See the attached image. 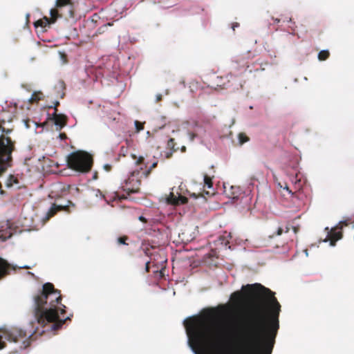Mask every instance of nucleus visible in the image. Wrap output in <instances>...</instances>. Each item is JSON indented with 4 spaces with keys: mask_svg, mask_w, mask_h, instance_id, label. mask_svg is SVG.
<instances>
[{
    "mask_svg": "<svg viewBox=\"0 0 354 354\" xmlns=\"http://www.w3.org/2000/svg\"><path fill=\"white\" fill-rule=\"evenodd\" d=\"M134 124H135V127H136V129L137 132H139V131L143 130V129H144L143 123H142L138 120H136Z\"/></svg>",
    "mask_w": 354,
    "mask_h": 354,
    "instance_id": "27",
    "label": "nucleus"
},
{
    "mask_svg": "<svg viewBox=\"0 0 354 354\" xmlns=\"http://www.w3.org/2000/svg\"><path fill=\"white\" fill-rule=\"evenodd\" d=\"M292 230L295 234H297L299 230L297 227H292Z\"/></svg>",
    "mask_w": 354,
    "mask_h": 354,
    "instance_id": "38",
    "label": "nucleus"
},
{
    "mask_svg": "<svg viewBox=\"0 0 354 354\" xmlns=\"http://www.w3.org/2000/svg\"><path fill=\"white\" fill-rule=\"evenodd\" d=\"M59 137L60 138L61 140H66L67 138V136L65 133H61L59 135Z\"/></svg>",
    "mask_w": 354,
    "mask_h": 354,
    "instance_id": "32",
    "label": "nucleus"
},
{
    "mask_svg": "<svg viewBox=\"0 0 354 354\" xmlns=\"http://www.w3.org/2000/svg\"><path fill=\"white\" fill-rule=\"evenodd\" d=\"M330 56V53L328 50H322L318 53V59L319 61H325Z\"/></svg>",
    "mask_w": 354,
    "mask_h": 354,
    "instance_id": "22",
    "label": "nucleus"
},
{
    "mask_svg": "<svg viewBox=\"0 0 354 354\" xmlns=\"http://www.w3.org/2000/svg\"><path fill=\"white\" fill-rule=\"evenodd\" d=\"M139 220L145 223L147 222V219L142 216H139Z\"/></svg>",
    "mask_w": 354,
    "mask_h": 354,
    "instance_id": "34",
    "label": "nucleus"
},
{
    "mask_svg": "<svg viewBox=\"0 0 354 354\" xmlns=\"http://www.w3.org/2000/svg\"><path fill=\"white\" fill-rule=\"evenodd\" d=\"M67 165L73 170L81 173H87L91 169L93 158L87 152L77 151L68 156Z\"/></svg>",
    "mask_w": 354,
    "mask_h": 354,
    "instance_id": "4",
    "label": "nucleus"
},
{
    "mask_svg": "<svg viewBox=\"0 0 354 354\" xmlns=\"http://www.w3.org/2000/svg\"><path fill=\"white\" fill-rule=\"evenodd\" d=\"M66 209V205H57L56 204H53L50 209L46 213V215L44 218V221H48L51 217L54 216L58 211L65 210Z\"/></svg>",
    "mask_w": 354,
    "mask_h": 354,
    "instance_id": "11",
    "label": "nucleus"
},
{
    "mask_svg": "<svg viewBox=\"0 0 354 354\" xmlns=\"http://www.w3.org/2000/svg\"><path fill=\"white\" fill-rule=\"evenodd\" d=\"M10 269V265L0 257V279L8 274Z\"/></svg>",
    "mask_w": 354,
    "mask_h": 354,
    "instance_id": "12",
    "label": "nucleus"
},
{
    "mask_svg": "<svg viewBox=\"0 0 354 354\" xmlns=\"http://www.w3.org/2000/svg\"><path fill=\"white\" fill-rule=\"evenodd\" d=\"M168 200L174 205L185 204L188 201L185 196H180L178 198H176L173 194H171Z\"/></svg>",
    "mask_w": 354,
    "mask_h": 354,
    "instance_id": "15",
    "label": "nucleus"
},
{
    "mask_svg": "<svg viewBox=\"0 0 354 354\" xmlns=\"http://www.w3.org/2000/svg\"><path fill=\"white\" fill-rule=\"evenodd\" d=\"M189 136L190 140L193 141L194 140L195 137L196 136V134H195L194 133H189Z\"/></svg>",
    "mask_w": 354,
    "mask_h": 354,
    "instance_id": "33",
    "label": "nucleus"
},
{
    "mask_svg": "<svg viewBox=\"0 0 354 354\" xmlns=\"http://www.w3.org/2000/svg\"><path fill=\"white\" fill-rule=\"evenodd\" d=\"M242 290L231 295L236 304L243 298L248 304L232 345L238 354H271L279 328L281 305L274 293L260 283L243 286ZM184 325L196 354H226L218 324L190 317Z\"/></svg>",
    "mask_w": 354,
    "mask_h": 354,
    "instance_id": "1",
    "label": "nucleus"
},
{
    "mask_svg": "<svg viewBox=\"0 0 354 354\" xmlns=\"http://www.w3.org/2000/svg\"><path fill=\"white\" fill-rule=\"evenodd\" d=\"M167 147H168V149L171 150V152L167 153V155H166L167 158H169L171 156L172 152H175L178 150V147H176V142H175V140L174 138H170L168 140Z\"/></svg>",
    "mask_w": 354,
    "mask_h": 354,
    "instance_id": "17",
    "label": "nucleus"
},
{
    "mask_svg": "<svg viewBox=\"0 0 354 354\" xmlns=\"http://www.w3.org/2000/svg\"><path fill=\"white\" fill-rule=\"evenodd\" d=\"M49 118L54 121L57 131H61L66 125L68 121V118L65 115L57 113H53Z\"/></svg>",
    "mask_w": 354,
    "mask_h": 354,
    "instance_id": "9",
    "label": "nucleus"
},
{
    "mask_svg": "<svg viewBox=\"0 0 354 354\" xmlns=\"http://www.w3.org/2000/svg\"><path fill=\"white\" fill-rule=\"evenodd\" d=\"M55 21H52V15H50V17L48 18L47 17H44L42 19L37 20L35 22V26L37 27H41V28H46L47 26H49L51 24H54Z\"/></svg>",
    "mask_w": 354,
    "mask_h": 354,
    "instance_id": "13",
    "label": "nucleus"
},
{
    "mask_svg": "<svg viewBox=\"0 0 354 354\" xmlns=\"http://www.w3.org/2000/svg\"><path fill=\"white\" fill-rule=\"evenodd\" d=\"M132 158L136 160V164L137 165H140V169H143V166L147 167V165L145 163V158L142 156L137 157L136 155L133 154Z\"/></svg>",
    "mask_w": 354,
    "mask_h": 354,
    "instance_id": "18",
    "label": "nucleus"
},
{
    "mask_svg": "<svg viewBox=\"0 0 354 354\" xmlns=\"http://www.w3.org/2000/svg\"><path fill=\"white\" fill-rule=\"evenodd\" d=\"M0 334L2 335V340L4 342V339H7L15 343H21V348H26L30 344V338L32 335L28 334L26 331L17 327L12 328L8 330H0Z\"/></svg>",
    "mask_w": 354,
    "mask_h": 354,
    "instance_id": "5",
    "label": "nucleus"
},
{
    "mask_svg": "<svg viewBox=\"0 0 354 354\" xmlns=\"http://www.w3.org/2000/svg\"><path fill=\"white\" fill-rule=\"evenodd\" d=\"M204 184L208 188H212L213 186L212 178L207 174L204 175Z\"/></svg>",
    "mask_w": 354,
    "mask_h": 354,
    "instance_id": "24",
    "label": "nucleus"
},
{
    "mask_svg": "<svg viewBox=\"0 0 354 354\" xmlns=\"http://www.w3.org/2000/svg\"><path fill=\"white\" fill-rule=\"evenodd\" d=\"M157 165H158V162H153V163L150 166V167H149L148 169H147L146 171H145L143 172V175H144L146 178H147V177L149 176V174H151V172L152 169H154L155 167H156Z\"/></svg>",
    "mask_w": 354,
    "mask_h": 354,
    "instance_id": "25",
    "label": "nucleus"
},
{
    "mask_svg": "<svg viewBox=\"0 0 354 354\" xmlns=\"http://www.w3.org/2000/svg\"><path fill=\"white\" fill-rule=\"evenodd\" d=\"M250 52L236 56L232 61V68L237 75L242 74L249 68Z\"/></svg>",
    "mask_w": 354,
    "mask_h": 354,
    "instance_id": "7",
    "label": "nucleus"
},
{
    "mask_svg": "<svg viewBox=\"0 0 354 354\" xmlns=\"http://www.w3.org/2000/svg\"><path fill=\"white\" fill-rule=\"evenodd\" d=\"M62 299L60 290L55 289L50 282L44 283L41 290L34 295V315L40 326L44 328L49 325L51 330H57L70 319L59 315L66 313V306L61 304Z\"/></svg>",
    "mask_w": 354,
    "mask_h": 354,
    "instance_id": "2",
    "label": "nucleus"
},
{
    "mask_svg": "<svg viewBox=\"0 0 354 354\" xmlns=\"http://www.w3.org/2000/svg\"><path fill=\"white\" fill-rule=\"evenodd\" d=\"M162 100V95L158 94L156 95V102H158Z\"/></svg>",
    "mask_w": 354,
    "mask_h": 354,
    "instance_id": "36",
    "label": "nucleus"
},
{
    "mask_svg": "<svg viewBox=\"0 0 354 354\" xmlns=\"http://www.w3.org/2000/svg\"><path fill=\"white\" fill-rule=\"evenodd\" d=\"M154 248L149 245H142V249L145 254L149 257H151L153 255V253L151 252Z\"/></svg>",
    "mask_w": 354,
    "mask_h": 354,
    "instance_id": "20",
    "label": "nucleus"
},
{
    "mask_svg": "<svg viewBox=\"0 0 354 354\" xmlns=\"http://www.w3.org/2000/svg\"><path fill=\"white\" fill-rule=\"evenodd\" d=\"M186 151V147L185 146L182 147L181 151L185 152Z\"/></svg>",
    "mask_w": 354,
    "mask_h": 354,
    "instance_id": "40",
    "label": "nucleus"
},
{
    "mask_svg": "<svg viewBox=\"0 0 354 354\" xmlns=\"http://www.w3.org/2000/svg\"><path fill=\"white\" fill-rule=\"evenodd\" d=\"M5 123L4 120L0 119V130L3 132L6 131L3 124ZM15 149V143L10 138L5 137L1 135L0 136V176H1L7 169L11 166L12 153Z\"/></svg>",
    "mask_w": 354,
    "mask_h": 354,
    "instance_id": "3",
    "label": "nucleus"
},
{
    "mask_svg": "<svg viewBox=\"0 0 354 354\" xmlns=\"http://www.w3.org/2000/svg\"><path fill=\"white\" fill-rule=\"evenodd\" d=\"M64 84V82H61V86H62Z\"/></svg>",
    "mask_w": 354,
    "mask_h": 354,
    "instance_id": "43",
    "label": "nucleus"
},
{
    "mask_svg": "<svg viewBox=\"0 0 354 354\" xmlns=\"http://www.w3.org/2000/svg\"><path fill=\"white\" fill-rule=\"evenodd\" d=\"M193 196H194V198H197V197H198V196H196L195 194H193Z\"/></svg>",
    "mask_w": 354,
    "mask_h": 354,
    "instance_id": "42",
    "label": "nucleus"
},
{
    "mask_svg": "<svg viewBox=\"0 0 354 354\" xmlns=\"http://www.w3.org/2000/svg\"><path fill=\"white\" fill-rule=\"evenodd\" d=\"M290 230V227L286 225L284 227H279L275 232L273 233L272 235V237H274L275 236H280L283 233H288Z\"/></svg>",
    "mask_w": 354,
    "mask_h": 354,
    "instance_id": "19",
    "label": "nucleus"
},
{
    "mask_svg": "<svg viewBox=\"0 0 354 354\" xmlns=\"http://www.w3.org/2000/svg\"><path fill=\"white\" fill-rule=\"evenodd\" d=\"M139 171H133L126 180L123 190L128 194L138 193L140 190L141 180L138 178Z\"/></svg>",
    "mask_w": 354,
    "mask_h": 354,
    "instance_id": "8",
    "label": "nucleus"
},
{
    "mask_svg": "<svg viewBox=\"0 0 354 354\" xmlns=\"http://www.w3.org/2000/svg\"><path fill=\"white\" fill-rule=\"evenodd\" d=\"M59 105V102L58 101H55L54 102L53 109L55 110L54 113H57V106Z\"/></svg>",
    "mask_w": 354,
    "mask_h": 354,
    "instance_id": "30",
    "label": "nucleus"
},
{
    "mask_svg": "<svg viewBox=\"0 0 354 354\" xmlns=\"http://www.w3.org/2000/svg\"><path fill=\"white\" fill-rule=\"evenodd\" d=\"M30 100L31 102H37L38 100H39V99L37 97L35 93H33L32 97H30Z\"/></svg>",
    "mask_w": 354,
    "mask_h": 354,
    "instance_id": "28",
    "label": "nucleus"
},
{
    "mask_svg": "<svg viewBox=\"0 0 354 354\" xmlns=\"http://www.w3.org/2000/svg\"><path fill=\"white\" fill-rule=\"evenodd\" d=\"M19 183L18 179L14 176L13 175H10L8 178L6 180V186L7 187H12L14 184H17Z\"/></svg>",
    "mask_w": 354,
    "mask_h": 354,
    "instance_id": "21",
    "label": "nucleus"
},
{
    "mask_svg": "<svg viewBox=\"0 0 354 354\" xmlns=\"http://www.w3.org/2000/svg\"><path fill=\"white\" fill-rule=\"evenodd\" d=\"M225 192L228 197L232 199L238 198L239 197V195L241 194V189H240V187L236 186H232L228 192Z\"/></svg>",
    "mask_w": 354,
    "mask_h": 354,
    "instance_id": "14",
    "label": "nucleus"
},
{
    "mask_svg": "<svg viewBox=\"0 0 354 354\" xmlns=\"http://www.w3.org/2000/svg\"><path fill=\"white\" fill-rule=\"evenodd\" d=\"M2 335L0 334V349L6 347V342L2 340Z\"/></svg>",
    "mask_w": 354,
    "mask_h": 354,
    "instance_id": "29",
    "label": "nucleus"
},
{
    "mask_svg": "<svg viewBox=\"0 0 354 354\" xmlns=\"http://www.w3.org/2000/svg\"><path fill=\"white\" fill-rule=\"evenodd\" d=\"M104 169L106 170V171H110L111 169V166L110 165H104Z\"/></svg>",
    "mask_w": 354,
    "mask_h": 354,
    "instance_id": "37",
    "label": "nucleus"
},
{
    "mask_svg": "<svg viewBox=\"0 0 354 354\" xmlns=\"http://www.w3.org/2000/svg\"><path fill=\"white\" fill-rule=\"evenodd\" d=\"M13 234V230L8 226L7 224V227L6 230H0V239L3 241L7 240L10 238Z\"/></svg>",
    "mask_w": 354,
    "mask_h": 354,
    "instance_id": "16",
    "label": "nucleus"
},
{
    "mask_svg": "<svg viewBox=\"0 0 354 354\" xmlns=\"http://www.w3.org/2000/svg\"><path fill=\"white\" fill-rule=\"evenodd\" d=\"M52 21H56L59 17H74V5L71 0H57L55 8L50 11Z\"/></svg>",
    "mask_w": 354,
    "mask_h": 354,
    "instance_id": "6",
    "label": "nucleus"
},
{
    "mask_svg": "<svg viewBox=\"0 0 354 354\" xmlns=\"http://www.w3.org/2000/svg\"><path fill=\"white\" fill-rule=\"evenodd\" d=\"M161 118H162V120H164V121H165V120H166V119H167V118H166V117H162Z\"/></svg>",
    "mask_w": 354,
    "mask_h": 354,
    "instance_id": "41",
    "label": "nucleus"
},
{
    "mask_svg": "<svg viewBox=\"0 0 354 354\" xmlns=\"http://www.w3.org/2000/svg\"><path fill=\"white\" fill-rule=\"evenodd\" d=\"M238 139L240 145H243L250 140V138L245 133H239Z\"/></svg>",
    "mask_w": 354,
    "mask_h": 354,
    "instance_id": "23",
    "label": "nucleus"
},
{
    "mask_svg": "<svg viewBox=\"0 0 354 354\" xmlns=\"http://www.w3.org/2000/svg\"><path fill=\"white\" fill-rule=\"evenodd\" d=\"M129 239V237L127 236H122L118 239V243L120 245H128L127 243V241Z\"/></svg>",
    "mask_w": 354,
    "mask_h": 354,
    "instance_id": "26",
    "label": "nucleus"
},
{
    "mask_svg": "<svg viewBox=\"0 0 354 354\" xmlns=\"http://www.w3.org/2000/svg\"><path fill=\"white\" fill-rule=\"evenodd\" d=\"M149 264H150V261H147L145 263V270L147 272H149Z\"/></svg>",
    "mask_w": 354,
    "mask_h": 354,
    "instance_id": "31",
    "label": "nucleus"
},
{
    "mask_svg": "<svg viewBox=\"0 0 354 354\" xmlns=\"http://www.w3.org/2000/svg\"><path fill=\"white\" fill-rule=\"evenodd\" d=\"M284 189H286V191H288L289 193H291L292 194H293V193H292V191L290 190L289 187H284Z\"/></svg>",
    "mask_w": 354,
    "mask_h": 354,
    "instance_id": "39",
    "label": "nucleus"
},
{
    "mask_svg": "<svg viewBox=\"0 0 354 354\" xmlns=\"http://www.w3.org/2000/svg\"><path fill=\"white\" fill-rule=\"evenodd\" d=\"M342 237V233L340 230H337L336 228L332 229L328 232L327 240L330 241V245H335V243L341 239Z\"/></svg>",
    "mask_w": 354,
    "mask_h": 354,
    "instance_id": "10",
    "label": "nucleus"
},
{
    "mask_svg": "<svg viewBox=\"0 0 354 354\" xmlns=\"http://www.w3.org/2000/svg\"><path fill=\"white\" fill-rule=\"evenodd\" d=\"M239 23H237V22H235V23H233V24H232V28L233 30H235V28H237V27H239Z\"/></svg>",
    "mask_w": 354,
    "mask_h": 354,
    "instance_id": "35",
    "label": "nucleus"
}]
</instances>
